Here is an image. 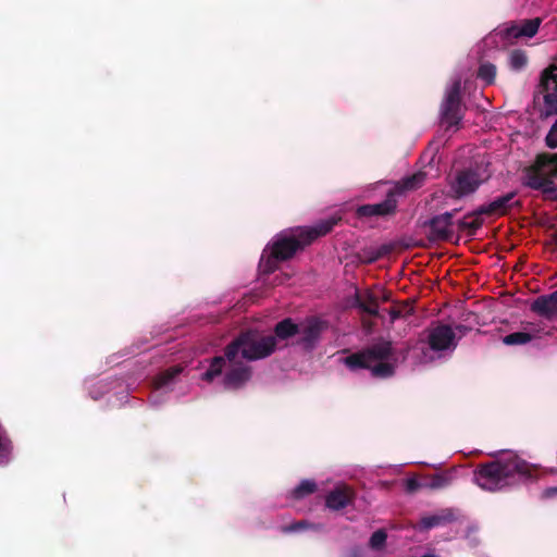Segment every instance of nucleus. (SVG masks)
<instances>
[{
	"instance_id": "1",
	"label": "nucleus",
	"mask_w": 557,
	"mask_h": 557,
	"mask_svg": "<svg viewBox=\"0 0 557 557\" xmlns=\"http://www.w3.org/2000/svg\"><path fill=\"white\" fill-rule=\"evenodd\" d=\"M277 347L273 335L262 336L257 332H247L228 345L225 357L212 359L202 379L212 381L225 369L224 385L227 388L243 386L251 375L248 361L258 360L271 355Z\"/></svg>"
},
{
	"instance_id": "2",
	"label": "nucleus",
	"mask_w": 557,
	"mask_h": 557,
	"mask_svg": "<svg viewBox=\"0 0 557 557\" xmlns=\"http://www.w3.org/2000/svg\"><path fill=\"white\" fill-rule=\"evenodd\" d=\"M335 221H327L314 227H296L278 234L265 247L259 263L261 275L270 274L277 268V262L290 258L299 248L331 231Z\"/></svg>"
},
{
	"instance_id": "3",
	"label": "nucleus",
	"mask_w": 557,
	"mask_h": 557,
	"mask_svg": "<svg viewBox=\"0 0 557 557\" xmlns=\"http://www.w3.org/2000/svg\"><path fill=\"white\" fill-rule=\"evenodd\" d=\"M528 465L513 454H508L506 458L496 460L482 467L474 473L475 483L486 491H498L516 478H523L528 474Z\"/></svg>"
},
{
	"instance_id": "4",
	"label": "nucleus",
	"mask_w": 557,
	"mask_h": 557,
	"mask_svg": "<svg viewBox=\"0 0 557 557\" xmlns=\"http://www.w3.org/2000/svg\"><path fill=\"white\" fill-rule=\"evenodd\" d=\"M398 360L389 343H379L363 352L344 358V362L349 369H369L376 377L391 376Z\"/></svg>"
},
{
	"instance_id": "5",
	"label": "nucleus",
	"mask_w": 557,
	"mask_h": 557,
	"mask_svg": "<svg viewBox=\"0 0 557 557\" xmlns=\"http://www.w3.org/2000/svg\"><path fill=\"white\" fill-rule=\"evenodd\" d=\"M555 178H557V154H542L527 173L525 183L532 188L552 194L555 191Z\"/></svg>"
},
{
	"instance_id": "6",
	"label": "nucleus",
	"mask_w": 557,
	"mask_h": 557,
	"mask_svg": "<svg viewBox=\"0 0 557 557\" xmlns=\"http://www.w3.org/2000/svg\"><path fill=\"white\" fill-rule=\"evenodd\" d=\"M425 181V174L418 172L412 176L403 180L401 185L395 187L393 191H389L387 198L375 205H366L358 208L357 213L360 216H383L394 212L396 208L395 194H400L404 190H413L423 185Z\"/></svg>"
},
{
	"instance_id": "7",
	"label": "nucleus",
	"mask_w": 557,
	"mask_h": 557,
	"mask_svg": "<svg viewBox=\"0 0 557 557\" xmlns=\"http://www.w3.org/2000/svg\"><path fill=\"white\" fill-rule=\"evenodd\" d=\"M541 23L542 20L535 17L503 25L485 38V44L495 42L497 38H500L504 41L503 46H505L512 39L533 38L539 32Z\"/></svg>"
},
{
	"instance_id": "8",
	"label": "nucleus",
	"mask_w": 557,
	"mask_h": 557,
	"mask_svg": "<svg viewBox=\"0 0 557 557\" xmlns=\"http://www.w3.org/2000/svg\"><path fill=\"white\" fill-rule=\"evenodd\" d=\"M460 89V77L453 78L446 87L441 106V122L447 128L457 127L462 119Z\"/></svg>"
},
{
	"instance_id": "9",
	"label": "nucleus",
	"mask_w": 557,
	"mask_h": 557,
	"mask_svg": "<svg viewBox=\"0 0 557 557\" xmlns=\"http://www.w3.org/2000/svg\"><path fill=\"white\" fill-rule=\"evenodd\" d=\"M455 333L450 326L437 325L430 330L428 335V351L423 352L424 361L440 358L444 352L453 351L456 347Z\"/></svg>"
},
{
	"instance_id": "10",
	"label": "nucleus",
	"mask_w": 557,
	"mask_h": 557,
	"mask_svg": "<svg viewBox=\"0 0 557 557\" xmlns=\"http://www.w3.org/2000/svg\"><path fill=\"white\" fill-rule=\"evenodd\" d=\"M542 86L546 92L544 96L546 104L553 107L556 102L555 111L557 112V64H553L543 73ZM546 143L550 148L557 147V121L547 134Z\"/></svg>"
},
{
	"instance_id": "11",
	"label": "nucleus",
	"mask_w": 557,
	"mask_h": 557,
	"mask_svg": "<svg viewBox=\"0 0 557 557\" xmlns=\"http://www.w3.org/2000/svg\"><path fill=\"white\" fill-rule=\"evenodd\" d=\"M487 178L484 172L465 171L457 175L451 184V191L456 197H463L473 193L482 182Z\"/></svg>"
},
{
	"instance_id": "12",
	"label": "nucleus",
	"mask_w": 557,
	"mask_h": 557,
	"mask_svg": "<svg viewBox=\"0 0 557 557\" xmlns=\"http://www.w3.org/2000/svg\"><path fill=\"white\" fill-rule=\"evenodd\" d=\"M352 490L345 485H337L325 498V505L329 509L339 510L346 507L352 499Z\"/></svg>"
},
{
	"instance_id": "13",
	"label": "nucleus",
	"mask_w": 557,
	"mask_h": 557,
	"mask_svg": "<svg viewBox=\"0 0 557 557\" xmlns=\"http://www.w3.org/2000/svg\"><path fill=\"white\" fill-rule=\"evenodd\" d=\"M324 324L318 319H310L298 325V334L305 346L311 347L321 334Z\"/></svg>"
},
{
	"instance_id": "14",
	"label": "nucleus",
	"mask_w": 557,
	"mask_h": 557,
	"mask_svg": "<svg viewBox=\"0 0 557 557\" xmlns=\"http://www.w3.org/2000/svg\"><path fill=\"white\" fill-rule=\"evenodd\" d=\"M532 309L548 319L557 318V290L548 296L539 297L532 304Z\"/></svg>"
},
{
	"instance_id": "15",
	"label": "nucleus",
	"mask_w": 557,
	"mask_h": 557,
	"mask_svg": "<svg viewBox=\"0 0 557 557\" xmlns=\"http://www.w3.org/2000/svg\"><path fill=\"white\" fill-rule=\"evenodd\" d=\"M382 298L387 300V296L384 292H364L363 294H357V302L359 307L370 314H377L379 311V299Z\"/></svg>"
},
{
	"instance_id": "16",
	"label": "nucleus",
	"mask_w": 557,
	"mask_h": 557,
	"mask_svg": "<svg viewBox=\"0 0 557 557\" xmlns=\"http://www.w3.org/2000/svg\"><path fill=\"white\" fill-rule=\"evenodd\" d=\"M451 218L449 212L435 216L431 221L432 230L441 237L447 236L451 232Z\"/></svg>"
},
{
	"instance_id": "17",
	"label": "nucleus",
	"mask_w": 557,
	"mask_h": 557,
	"mask_svg": "<svg viewBox=\"0 0 557 557\" xmlns=\"http://www.w3.org/2000/svg\"><path fill=\"white\" fill-rule=\"evenodd\" d=\"M512 201V195H506L492 201L486 208L481 211L484 213L492 214H504L508 208H510Z\"/></svg>"
},
{
	"instance_id": "18",
	"label": "nucleus",
	"mask_w": 557,
	"mask_h": 557,
	"mask_svg": "<svg viewBox=\"0 0 557 557\" xmlns=\"http://www.w3.org/2000/svg\"><path fill=\"white\" fill-rule=\"evenodd\" d=\"M453 518L450 510H443L438 513H434L431 516L423 517L421 519L420 525L423 529H431L437 525H441Z\"/></svg>"
},
{
	"instance_id": "19",
	"label": "nucleus",
	"mask_w": 557,
	"mask_h": 557,
	"mask_svg": "<svg viewBox=\"0 0 557 557\" xmlns=\"http://www.w3.org/2000/svg\"><path fill=\"white\" fill-rule=\"evenodd\" d=\"M181 371L180 367H174L161 373L154 381V387L157 389H169Z\"/></svg>"
},
{
	"instance_id": "20",
	"label": "nucleus",
	"mask_w": 557,
	"mask_h": 557,
	"mask_svg": "<svg viewBox=\"0 0 557 557\" xmlns=\"http://www.w3.org/2000/svg\"><path fill=\"white\" fill-rule=\"evenodd\" d=\"M294 334H298V325L294 324L289 319L280 322L275 327V341L286 339Z\"/></svg>"
},
{
	"instance_id": "21",
	"label": "nucleus",
	"mask_w": 557,
	"mask_h": 557,
	"mask_svg": "<svg viewBox=\"0 0 557 557\" xmlns=\"http://www.w3.org/2000/svg\"><path fill=\"white\" fill-rule=\"evenodd\" d=\"M528 63V55L523 50L516 49L509 53L508 64L512 71H521Z\"/></svg>"
},
{
	"instance_id": "22",
	"label": "nucleus",
	"mask_w": 557,
	"mask_h": 557,
	"mask_svg": "<svg viewBox=\"0 0 557 557\" xmlns=\"http://www.w3.org/2000/svg\"><path fill=\"white\" fill-rule=\"evenodd\" d=\"M11 442L7 437L5 431L0 424V466L5 465L11 459Z\"/></svg>"
},
{
	"instance_id": "23",
	"label": "nucleus",
	"mask_w": 557,
	"mask_h": 557,
	"mask_svg": "<svg viewBox=\"0 0 557 557\" xmlns=\"http://www.w3.org/2000/svg\"><path fill=\"white\" fill-rule=\"evenodd\" d=\"M532 339V335L528 332H516L509 335H506L503 338L504 344L506 345H522L527 344Z\"/></svg>"
},
{
	"instance_id": "24",
	"label": "nucleus",
	"mask_w": 557,
	"mask_h": 557,
	"mask_svg": "<svg viewBox=\"0 0 557 557\" xmlns=\"http://www.w3.org/2000/svg\"><path fill=\"white\" fill-rule=\"evenodd\" d=\"M315 490V483L310 480H304L296 486L293 491V496L295 498H302L306 495L313 493Z\"/></svg>"
},
{
	"instance_id": "25",
	"label": "nucleus",
	"mask_w": 557,
	"mask_h": 557,
	"mask_svg": "<svg viewBox=\"0 0 557 557\" xmlns=\"http://www.w3.org/2000/svg\"><path fill=\"white\" fill-rule=\"evenodd\" d=\"M496 67L491 63H484L480 66L478 76L486 84H492L495 79Z\"/></svg>"
},
{
	"instance_id": "26",
	"label": "nucleus",
	"mask_w": 557,
	"mask_h": 557,
	"mask_svg": "<svg viewBox=\"0 0 557 557\" xmlns=\"http://www.w3.org/2000/svg\"><path fill=\"white\" fill-rule=\"evenodd\" d=\"M386 542V533L383 530L375 531L370 537V547L381 549Z\"/></svg>"
},
{
	"instance_id": "27",
	"label": "nucleus",
	"mask_w": 557,
	"mask_h": 557,
	"mask_svg": "<svg viewBox=\"0 0 557 557\" xmlns=\"http://www.w3.org/2000/svg\"><path fill=\"white\" fill-rule=\"evenodd\" d=\"M431 486L434 488L443 487L445 486V480L443 478H437L432 482Z\"/></svg>"
},
{
	"instance_id": "28",
	"label": "nucleus",
	"mask_w": 557,
	"mask_h": 557,
	"mask_svg": "<svg viewBox=\"0 0 557 557\" xmlns=\"http://www.w3.org/2000/svg\"><path fill=\"white\" fill-rule=\"evenodd\" d=\"M556 494H557V487L548 488V490H546V492H545V495H546L547 497L554 496V495H556Z\"/></svg>"
},
{
	"instance_id": "29",
	"label": "nucleus",
	"mask_w": 557,
	"mask_h": 557,
	"mask_svg": "<svg viewBox=\"0 0 557 557\" xmlns=\"http://www.w3.org/2000/svg\"><path fill=\"white\" fill-rule=\"evenodd\" d=\"M289 276L287 274H284V278H281L278 276L275 277V284H282L284 280H287Z\"/></svg>"
},
{
	"instance_id": "30",
	"label": "nucleus",
	"mask_w": 557,
	"mask_h": 557,
	"mask_svg": "<svg viewBox=\"0 0 557 557\" xmlns=\"http://www.w3.org/2000/svg\"><path fill=\"white\" fill-rule=\"evenodd\" d=\"M302 528H304V524H302V523H299L298 525H296V527L292 528V530H293V531H298V530H300V529H302Z\"/></svg>"
},
{
	"instance_id": "31",
	"label": "nucleus",
	"mask_w": 557,
	"mask_h": 557,
	"mask_svg": "<svg viewBox=\"0 0 557 557\" xmlns=\"http://www.w3.org/2000/svg\"><path fill=\"white\" fill-rule=\"evenodd\" d=\"M468 225H469V226H471V227H473V228H478V226H479V225H478V224H475V223H470V224H468Z\"/></svg>"
},
{
	"instance_id": "32",
	"label": "nucleus",
	"mask_w": 557,
	"mask_h": 557,
	"mask_svg": "<svg viewBox=\"0 0 557 557\" xmlns=\"http://www.w3.org/2000/svg\"><path fill=\"white\" fill-rule=\"evenodd\" d=\"M423 557H436L434 554H425Z\"/></svg>"
},
{
	"instance_id": "33",
	"label": "nucleus",
	"mask_w": 557,
	"mask_h": 557,
	"mask_svg": "<svg viewBox=\"0 0 557 557\" xmlns=\"http://www.w3.org/2000/svg\"><path fill=\"white\" fill-rule=\"evenodd\" d=\"M555 244L557 245V234L554 237Z\"/></svg>"
}]
</instances>
